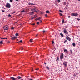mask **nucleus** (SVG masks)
Here are the masks:
<instances>
[{"instance_id": "f257e3e1", "label": "nucleus", "mask_w": 80, "mask_h": 80, "mask_svg": "<svg viewBox=\"0 0 80 80\" xmlns=\"http://www.w3.org/2000/svg\"><path fill=\"white\" fill-rule=\"evenodd\" d=\"M17 78L13 77H11L10 78V79H11V80H18V79H21V78H22L20 76H18L17 77Z\"/></svg>"}, {"instance_id": "f03ea898", "label": "nucleus", "mask_w": 80, "mask_h": 80, "mask_svg": "<svg viewBox=\"0 0 80 80\" xmlns=\"http://www.w3.org/2000/svg\"><path fill=\"white\" fill-rule=\"evenodd\" d=\"M31 11H32V12H37V13L39 12V10L35 8L32 9L31 10Z\"/></svg>"}, {"instance_id": "7ed1b4c3", "label": "nucleus", "mask_w": 80, "mask_h": 80, "mask_svg": "<svg viewBox=\"0 0 80 80\" xmlns=\"http://www.w3.org/2000/svg\"><path fill=\"white\" fill-rule=\"evenodd\" d=\"M71 16H74V17H77L78 15V14L77 13H72L71 14Z\"/></svg>"}, {"instance_id": "20e7f679", "label": "nucleus", "mask_w": 80, "mask_h": 80, "mask_svg": "<svg viewBox=\"0 0 80 80\" xmlns=\"http://www.w3.org/2000/svg\"><path fill=\"white\" fill-rule=\"evenodd\" d=\"M3 28L4 30H8V27H7V25L4 26L3 27Z\"/></svg>"}, {"instance_id": "39448f33", "label": "nucleus", "mask_w": 80, "mask_h": 80, "mask_svg": "<svg viewBox=\"0 0 80 80\" xmlns=\"http://www.w3.org/2000/svg\"><path fill=\"white\" fill-rule=\"evenodd\" d=\"M6 7H8V8H10L11 6L10 5V4L9 3H7Z\"/></svg>"}, {"instance_id": "423d86ee", "label": "nucleus", "mask_w": 80, "mask_h": 80, "mask_svg": "<svg viewBox=\"0 0 80 80\" xmlns=\"http://www.w3.org/2000/svg\"><path fill=\"white\" fill-rule=\"evenodd\" d=\"M63 54L62 53L61 54V55L60 56V59H61V60H62V59H63Z\"/></svg>"}, {"instance_id": "0eeeda50", "label": "nucleus", "mask_w": 80, "mask_h": 80, "mask_svg": "<svg viewBox=\"0 0 80 80\" xmlns=\"http://www.w3.org/2000/svg\"><path fill=\"white\" fill-rule=\"evenodd\" d=\"M63 32L64 33L67 34V35H68V32H67V30L66 29H64L63 30Z\"/></svg>"}, {"instance_id": "6e6552de", "label": "nucleus", "mask_w": 80, "mask_h": 80, "mask_svg": "<svg viewBox=\"0 0 80 80\" xmlns=\"http://www.w3.org/2000/svg\"><path fill=\"white\" fill-rule=\"evenodd\" d=\"M17 38V37H12L11 38V39L12 40H15V39Z\"/></svg>"}, {"instance_id": "1a4fd4ad", "label": "nucleus", "mask_w": 80, "mask_h": 80, "mask_svg": "<svg viewBox=\"0 0 80 80\" xmlns=\"http://www.w3.org/2000/svg\"><path fill=\"white\" fill-rule=\"evenodd\" d=\"M66 38L67 40H68L69 41H70L71 40V38H70L68 36H67Z\"/></svg>"}, {"instance_id": "9d476101", "label": "nucleus", "mask_w": 80, "mask_h": 80, "mask_svg": "<svg viewBox=\"0 0 80 80\" xmlns=\"http://www.w3.org/2000/svg\"><path fill=\"white\" fill-rule=\"evenodd\" d=\"M67 62H63V64L65 67H67Z\"/></svg>"}, {"instance_id": "9b49d317", "label": "nucleus", "mask_w": 80, "mask_h": 80, "mask_svg": "<svg viewBox=\"0 0 80 80\" xmlns=\"http://www.w3.org/2000/svg\"><path fill=\"white\" fill-rule=\"evenodd\" d=\"M64 52H65V53H68V52L67 51V49H64Z\"/></svg>"}, {"instance_id": "f8f14e48", "label": "nucleus", "mask_w": 80, "mask_h": 80, "mask_svg": "<svg viewBox=\"0 0 80 80\" xmlns=\"http://www.w3.org/2000/svg\"><path fill=\"white\" fill-rule=\"evenodd\" d=\"M41 19V18H37L35 19L36 20H40Z\"/></svg>"}, {"instance_id": "ddd939ff", "label": "nucleus", "mask_w": 80, "mask_h": 80, "mask_svg": "<svg viewBox=\"0 0 80 80\" xmlns=\"http://www.w3.org/2000/svg\"><path fill=\"white\" fill-rule=\"evenodd\" d=\"M64 22L65 21L64 20V19H62V24H63V23H64Z\"/></svg>"}, {"instance_id": "4468645a", "label": "nucleus", "mask_w": 80, "mask_h": 80, "mask_svg": "<svg viewBox=\"0 0 80 80\" xmlns=\"http://www.w3.org/2000/svg\"><path fill=\"white\" fill-rule=\"evenodd\" d=\"M22 42H23V41H22V40H21L20 41L18 42V43H22Z\"/></svg>"}, {"instance_id": "2eb2a0df", "label": "nucleus", "mask_w": 80, "mask_h": 80, "mask_svg": "<svg viewBox=\"0 0 80 80\" xmlns=\"http://www.w3.org/2000/svg\"><path fill=\"white\" fill-rule=\"evenodd\" d=\"M29 14L30 15H33V14H34V12H30L29 13Z\"/></svg>"}, {"instance_id": "dca6fc26", "label": "nucleus", "mask_w": 80, "mask_h": 80, "mask_svg": "<svg viewBox=\"0 0 80 80\" xmlns=\"http://www.w3.org/2000/svg\"><path fill=\"white\" fill-rule=\"evenodd\" d=\"M28 4L29 5H34L33 3H31L30 2Z\"/></svg>"}, {"instance_id": "f3484780", "label": "nucleus", "mask_w": 80, "mask_h": 80, "mask_svg": "<svg viewBox=\"0 0 80 80\" xmlns=\"http://www.w3.org/2000/svg\"><path fill=\"white\" fill-rule=\"evenodd\" d=\"M32 41H33V39H31L30 40V43H32Z\"/></svg>"}, {"instance_id": "a211bd4d", "label": "nucleus", "mask_w": 80, "mask_h": 80, "mask_svg": "<svg viewBox=\"0 0 80 80\" xmlns=\"http://www.w3.org/2000/svg\"><path fill=\"white\" fill-rule=\"evenodd\" d=\"M46 13H50V11L47 10L46 12Z\"/></svg>"}, {"instance_id": "6ab92c4d", "label": "nucleus", "mask_w": 80, "mask_h": 80, "mask_svg": "<svg viewBox=\"0 0 80 80\" xmlns=\"http://www.w3.org/2000/svg\"><path fill=\"white\" fill-rule=\"evenodd\" d=\"M0 44H3V41H0Z\"/></svg>"}, {"instance_id": "aec40b11", "label": "nucleus", "mask_w": 80, "mask_h": 80, "mask_svg": "<svg viewBox=\"0 0 80 80\" xmlns=\"http://www.w3.org/2000/svg\"><path fill=\"white\" fill-rule=\"evenodd\" d=\"M60 35L61 36V37H63V34L61 33L60 34Z\"/></svg>"}, {"instance_id": "412c9836", "label": "nucleus", "mask_w": 80, "mask_h": 80, "mask_svg": "<svg viewBox=\"0 0 80 80\" xmlns=\"http://www.w3.org/2000/svg\"><path fill=\"white\" fill-rule=\"evenodd\" d=\"M67 4V2H65L63 3V5H65Z\"/></svg>"}, {"instance_id": "4be33fe9", "label": "nucleus", "mask_w": 80, "mask_h": 80, "mask_svg": "<svg viewBox=\"0 0 80 80\" xmlns=\"http://www.w3.org/2000/svg\"><path fill=\"white\" fill-rule=\"evenodd\" d=\"M72 45L73 46V47H75V43H72Z\"/></svg>"}, {"instance_id": "5701e85b", "label": "nucleus", "mask_w": 80, "mask_h": 80, "mask_svg": "<svg viewBox=\"0 0 80 80\" xmlns=\"http://www.w3.org/2000/svg\"><path fill=\"white\" fill-rule=\"evenodd\" d=\"M34 18H36V17H37V14H36V15L34 16Z\"/></svg>"}, {"instance_id": "b1692460", "label": "nucleus", "mask_w": 80, "mask_h": 80, "mask_svg": "<svg viewBox=\"0 0 80 80\" xmlns=\"http://www.w3.org/2000/svg\"><path fill=\"white\" fill-rule=\"evenodd\" d=\"M59 11L60 12H61V13H63V11H61V10H59Z\"/></svg>"}, {"instance_id": "393cba45", "label": "nucleus", "mask_w": 80, "mask_h": 80, "mask_svg": "<svg viewBox=\"0 0 80 80\" xmlns=\"http://www.w3.org/2000/svg\"><path fill=\"white\" fill-rule=\"evenodd\" d=\"M15 35H16V36H18V33H16L15 34Z\"/></svg>"}, {"instance_id": "a878e982", "label": "nucleus", "mask_w": 80, "mask_h": 80, "mask_svg": "<svg viewBox=\"0 0 80 80\" xmlns=\"http://www.w3.org/2000/svg\"><path fill=\"white\" fill-rule=\"evenodd\" d=\"M46 68H47V69H48V70H49V67H48L47 66L46 67Z\"/></svg>"}, {"instance_id": "bb28decb", "label": "nucleus", "mask_w": 80, "mask_h": 80, "mask_svg": "<svg viewBox=\"0 0 80 80\" xmlns=\"http://www.w3.org/2000/svg\"><path fill=\"white\" fill-rule=\"evenodd\" d=\"M21 12L22 13H24V12H25V10H23L21 11Z\"/></svg>"}, {"instance_id": "cd10ccee", "label": "nucleus", "mask_w": 80, "mask_h": 80, "mask_svg": "<svg viewBox=\"0 0 80 80\" xmlns=\"http://www.w3.org/2000/svg\"><path fill=\"white\" fill-rule=\"evenodd\" d=\"M8 16L9 17H11V16L10 15V14H8Z\"/></svg>"}, {"instance_id": "c85d7f7f", "label": "nucleus", "mask_w": 80, "mask_h": 80, "mask_svg": "<svg viewBox=\"0 0 80 80\" xmlns=\"http://www.w3.org/2000/svg\"><path fill=\"white\" fill-rule=\"evenodd\" d=\"M39 23H40V22H37V25H39Z\"/></svg>"}, {"instance_id": "c756f323", "label": "nucleus", "mask_w": 80, "mask_h": 80, "mask_svg": "<svg viewBox=\"0 0 80 80\" xmlns=\"http://www.w3.org/2000/svg\"><path fill=\"white\" fill-rule=\"evenodd\" d=\"M59 15L61 16H62V14L61 13H59Z\"/></svg>"}, {"instance_id": "7c9ffc66", "label": "nucleus", "mask_w": 80, "mask_h": 80, "mask_svg": "<svg viewBox=\"0 0 80 80\" xmlns=\"http://www.w3.org/2000/svg\"><path fill=\"white\" fill-rule=\"evenodd\" d=\"M68 3L67 4V5L66 6V7H68Z\"/></svg>"}, {"instance_id": "2f4dec72", "label": "nucleus", "mask_w": 80, "mask_h": 80, "mask_svg": "<svg viewBox=\"0 0 80 80\" xmlns=\"http://www.w3.org/2000/svg\"><path fill=\"white\" fill-rule=\"evenodd\" d=\"M13 29H14V27L11 28V30H13Z\"/></svg>"}, {"instance_id": "473e14b6", "label": "nucleus", "mask_w": 80, "mask_h": 80, "mask_svg": "<svg viewBox=\"0 0 80 80\" xmlns=\"http://www.w3.org/2000/svg\"><path fill=\"white\" fill-rule=\"evenodd\" d=\"M67 41V40H65V41H64V43H66Z\"/></svg>"}, {"instance_id": "72a5a7b5", "label": "nucleus", "mask_w": 80, "mask_h": 80, "mask_svg": "<svg viewBox=\"0 0 80 80\" xmlns=\"http://www.w3.org/2000/svg\"><path fill=\"white\" fill-rule=\"evenodd\" d=\"M31 18V19H33V18H34V17H32Z\"/></svg>"}, {"instance_id": "f704fd0d", "label": "nucleus", "mask_w": 80, "mask_h": 80, "mask_svg": "<svg viewBox=\"0 0 80 80\" xmlns=\"http://www.w3.org/2000/svg\"><path fill=\"white\" fill-rule=\"evenodd\" d=\"M52 44H53V43H54V41H52Z\"/></svg>"}, {"instance_id": "c9c22d12", "label": "nucleus", "mask_w": 80, "mask_h": 80, "mask_svg": "<svg viewBox=\"0 0 80 80\" xmlns=\"http://www.w3.org/2000/svg\"><path fill=\"white\" fill-rule=\"evenodd\" d=\"M23 47L21 48V49L22 50H23Z\"/></svg>"}, {"instance_id": "e433bc0d", "label": "nucleus", "mask_w": 80, "mask_h": 80, "mask_svg": "<svg viewBox=\"0 0 80 80\" xmlns=\"http://www.w3.org/2000/svg\"><path fill=\"white\" fill-rule=\"evenodd\" d=\"M15 13V11H14L12 12V14H14V13Z\"/></svg>"}, {"instance_id": "4c0bfd02", "label": "nucleus", "mask_w": 80, "mask_h": 80, "mask_svg": "<svg viewBox=\"0 0 80 80\" xmlns=\"http://www.w3.org/2000/svg\"><path fill=\"white\" fill-rule=\"evenodd\" d=\"M77 20H78V21H79V20H80V19L78 18L77 19Z\"/></svg>"}, {"instance_id": "58836bf2", "label": "nucleus", "mask_w": 80, "mask_h": 80, "mask_svg": "<svg viewBox=\"0 0 80 80\" xmlns=\"http://www.w3.org/2000/svg\"><path fill=\"white\" fill-rule=\"evenodd\" d=\"M57 60H59V58L58 57V56L57 57Z\"/></svg>"}, {"instance_id": "ea45409f", "label": "nucleus", "mask_w": 80, "mask_h": 80, "mask_svg": "<svg viewBox=\"0 0 80 80\" xmlns=\"http://www.w3.org/2000/svg\"><path fill=\"white\" fill-rule=\"evenodd\" d=\"M10 2H13V0H10Z\"/></svg>"}, {"instance_id": "a19ab883", "label": "nucleus", "mask_w": 80, "mask_h": 80, "mask_svg": "<svg viewBox=\"0 0 80 80\" xmlns=\"http://www.w3.org/2000/svg\"><path fill=\"white\" fill-rule=\"evenodd\" d=\"M2 12H5V10H2Z\"/></svg>"}, {"instance_id": "79ce46f5", "label": "nucleus", "mask_w": 80, "mask_h": 80, "mask_svg": "<svg viewBox=\"0 0 80 80\" xmlns=\"http://www.w3.org/2000/svg\"><path fill=\"white\" fill-rule=\"evenodd\" d=\"M32 25H35V23H34L33 24H32Z\"/></svg>"}, {"instance_id": "37998d69", "label": "nucleus", "mask_w": 80, "mask_h": 80, "mask_svg": "<svg viewBox=\"0 0 80 80\" xmlns=\"http://www.w3.org/2000/svg\"><path fill=\"white\" fill-rule=\"evenodd\" d=\"M42 32H43V33H45V31L44 30V31H43Z\"/></svg>"}, {"instance_id": "c03bdc74", "label": "nucleus", "mask_w": 80, "mask_h": 80, "mask_svg": "<svg viewBox=\"0 0 80 80\" xmlns=\"http://www.w3.org/2000/svg\"><path fill=\"white\" fill-rule=\"evenodd\" d=\"M70 52H71V53H72V50H70Z\"/></svg>"}, {"instance_id": "a18cd8bd", "label": "nucleus", "mask_w": 80, "mask_h": 80, "mask_svg": "<svg viewBox=\"0 0 80 80\" xmlns=\"http://www.w3.org/2000/svg\"><path fill=\"white\" fill-rule=\"evenodd\" d=\"M73 76H74V77H76V75H75V74H74Z\"/></svg>"}, {"instance_id": "49530a36", "label": "nucleus", "mask_w": 80, "mask_h": 80, "mask_svg": "<svg viewBox=\"0 0 80 80\" xmlns=\"http://www.w3.org/2000/svg\"><path fill=\"white\" fill-rule=\"evenodd\" d=\"M58 2H60V0H58Z\"/></svg>"}, {"instance_id": "de8ad7c7", "label": "nucleus", "mask_w": 80, "mask_h": 80, "mask_svg": "<svg viewBox=\"0 0 80 80\" xmlns=\"http://www.w3.org/2000/svg\"><path fill=\"white\" fill-rule=\"evenodd\" d=\"M45 16H46V17H47V14H45Z\"/></svg>"}, {"instance_id": "09e8293b", "label": "nucleus", "mask_w": 80, "mask_h": 80, "mask_svg": "<svg viewBox=\"0 0 80 80\" xmlns=\"http://www.w3.org/2000/svg\"><path fill=\"white\" fill-rule=\"evenodd\" d=\"M38 68H37V69H36V70H38Z\"/></svg>"}, {"instance_id": "8fccbe9b", "label": "nucleus", "mask_w": 80, "mask_h": 80, "mask_svg": "<svg viewBox=\"0 0 80 80\" xmlns=\"http://www.w3.org/2000/svg\"><path fill=\"white\" fill-rule=\"evenodd\" d=\"M40 22L41 23H42V21L40 20Z\"/></svg>"}, {"instance_id": "3c124183", "label": "nucleus", "mask_w": 80, "mask_h": 80, "mask_svg": "<svg viewBox=\"0 0 80 80\" xmlns=\"http://www.w3.org/2000/svg\"><path fill=\"white\" fill-rule=\"evenodd\" d=\"M78 45H79V46H80V42H79L78 43Z\"/></svg>"}, {"instance_id": "603ef678", "label": "nucleus", "mask_w": 80, "mask_h": 80, "mask_svg": "<svg viewBox=\"0 0 80 80\" xmlns=\"http://www.w3.org/2000/svg\"><path fill=\"white\" fill-rule=\"evenodd\" d=\"M38 34H37L36 35V37H38Z\"/></svg>"}, {"instance_id": "864d4df0", "label": "nucleus", "mask_w": 80, "mask_h": 80, "mask_svg": "<svg viewBox=\"0 0 80 80\" xmlns=\"http://www.w3.org/2000/svg\"><path fill=\"white\" fill-rule=\"evenodd\" d=\"M68 18H70V16H68Z\"/></svg>"}, {"instance_id": "5fc2aeb1", "label": "nucleus", "mask_w": 80, "mask_h": 80, "mask_svg": "<svg viewBox=\"0 0 80 80\" xmlns=\"http://www.w3.org/2000/svg\"><path fill=\"white\" fill-rule=\"evenodd\" d=\"M44 64H45V65H46V64H46V62H44Z\"/></svg>"}, {"instance_id": "6e6d98bb", "label": "nucleus", "mask_w": 80, "mask_h": 80, "mask_svg": "<svg viewBox=\"0 0 80 80\" xmlns=\"http://www.w3.org/2000/svg\"><path fill=\"white\" fill-rule=\"evenodd\" d=\"M5 39H6V40H7V38H5Z\"/></svg>"}, {"instance_id": "4d7b16f0", "label": "nucleus", "mask_w": 80, "mask_h": 80, "mask_svg": "<svg viewBox=\"0 0 80 80\" xmlns=\"http://www.w3.org/2000/svg\"><path fill=\"white\" fill-rule=\"evenodd\" d=\"M8 42V43H10V42Z\"/></svg>"}, {"instance_id": "13d9d810", "label": "nucleus", "mask_w": 80, "mask_h": 80, "mask_svg": "<svg viewBox=\"0 0 80 80\" xmlns=\"http://www.w3.org/2000/svg\"><path fill=\"white\" fill-rule=\"evenodd\" d=\"M16 1H18V0H16Z\"/></svg>"}, {"instance_id": "bf43d9fd", "label": "nucleus", "mask_w": 80, "mask_h": 80, "mask_svg": "<svg viewBox=\"0 0 80 80\" xmlns=\"http://www.w3.org/2000/svg\"><path fill=\"white\" fill-rule=\"evenodd\" d=\"M1 80H3V79H1Z\"/></svg>"}, {"instance_id": "052dcab7", "label": "nucleus", "mask_w": 80, "mask_h": 80, "mask_svg": "<svg viewBox=\"0 0 80 80\" xmlns=\"http://www.w3.org/2000/svg\"><path fill=\"white\" fill-rule=\"evenodd\" d=\"M3 39V38H1V39Z\"/></svg>"}, {"instance_id": "680f3d73", "label": "nucleus", "mask_w": 80, "mask_h": 80, "mask_svg": "<svg viewBox=\"0 0 80 80\" xmlns=\"http://www.w3.org/2000/svg\"><path fill=\"white\" fill-rule=\"evenodd\" d=\"M33 70H32V72H33Z\"/></svg>"}, {"instance_id": "e2e57ef3", "label": "nucleus", "mask_w": 80, "mask_h": 80, "mask_svg": "<svg viewBox=\"0 0 80 80\" xmlns=\"http://www.w3.org/2000/svg\"><path fill=\"white\" fill-rule=\"evenodd\" d=\"M3 39H5V38H3Z\"/></svg>"}, {"instance_id": "0e129e2a", "label": "nucleus", "mask_w": 80, "mask_h": 80, "mask_svg": "<svg viewBox=\"0 0 80 80\" xmlns=\"http://www.w3.org/2000/svg\"><path fill=\"white\" fill-rule=\"evenodd\" d=\"M41 14H42V12H41Z\"/></svg>"}, {"instance_id": "69168bd1", "label": "nucleus", "mask_w": 80, "mask_h": 80, "mask_svg": "<svg viewBox=\"0 0 80 80\" xmlns=\"http://www.w3.org/2000/svg\"><path fill=\"white\" fill-rule=\"evenodd\" d=\"M56 61H57V60H56Z\"/></svg>"}]
</instances>
